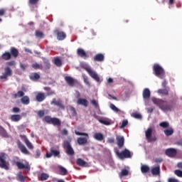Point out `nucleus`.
<instances>
[{"label": "nucleus", "instance_id": "nucleus-55", "mask_svg": "<svg viewBox=\"0 0 182 182\" xmlns=\"http://www.w3.org/2000/svg\"><path fill=\"white\" fill-rule=\"evenodd\" d=\"M132 116L134 117V119H141V114L139 113H134Z\"/></svg>", "mask_w": 182, "mask_h": 182}, {"label": "nucleus", "instance_id": "nucleus-8", "mask_svg": "<svg viewBox=\"0 0 182 182\" xmlns=\"http://www.w3.org/2000/svg\"><path fill=\"white\" fill-rule=\"evenodd\" d=\"M63 148L65 149V153L68 156H74L75 150H73V148L69 141H66L63 143Z\"/></svg>", "mask_w": 182, "mask_h": 182}, {"label": "nucleus", "instance_id": "nucleus-53", "mask_svg": "<svg viewBox=\"0 0 182 182\" xmlns=\"http://www.w3.org/2000/svg\"><path fill=\"white\" fill-rule=\"evenodd\" d=\"M0 134L3 137H8V133L6 132V131H5V129H1V132H0Z\"/></svg>", "mask_w": 182, "mask_h": 182}, {"label": "nucleus", "instance_id": "nucleus-50", "mask_svg": "<svg viewBox=\"0 0 182 182\" xmlns=\"http://www.w3.org/2000/svg\"><path fill=\"white\" fill-rule=\"evenodd\" d=\"M37 114L38 116V117H43V116H45V110H39L38 112H37Z\"/></svg>", "mask_w": 182, "mask_h": 182}, {"label": "nucleus", "instance_id": "nucleus-56", "mask_svg": "<svg viewBox=\"0 0 182 182\" xmlns=\"http://www.w3.org/2000/svg\"><path fill=\"white\" fill-rule=\"evenodd\" d=\"M32 68H33V69H36V70H38V69H41V65H39V64H38V63H33V65H32Z\"/></svg>", "mask_w": 182, "mask_h": 182}, {"label": "nucleus", "instance_id": "nucleus-13", "mask_svg": "<svg viewBox=\"0 0 182 182\" xmlns=\"http://www.w3.org/2000/svg\"><path fill=\"white\" fill-rule=\"evenodd\" d=\"M20 137L24 141L26 146H27L29 150H33V144H31V141L28 139L26 135H20Z\"/></svg>", "mask_w": 182, "mask_h": 182}, {"label": "nucleus", "instance_id": "nucleus-38", "mask_svg": "<svg viewBox=\"0 0 182 182\" xmlns=\"http://www.w3.org/2000/svg\"><path fill=\"white\" fill-rule=\"evenodd\" d=\"M58 168L61 176H66L68 174V170L65 167L60 166Z\"/></svg>", "mask_w": 182, "mask_h": 182}, {"label": "nucleus", "instance_id": "nucleus-23", "mask_svg": "<svg viewBox=\"0 0 182 182\" xmlns=\"http://www.w3.org/2000/svg\"><path fill=\"white\" fill-rule=\"evenodd\" d=\"M77 55H78V56H80V58H84L85 59L89 57L86 53V51H85L83 48H78L77 50Z\"/></svg>", "mask_w": 182, "mask_h": 182}, {"label": "nucleus", "instance_id": "nucleus-32", "mask_svg": "<svg viewBox=\"0 0 182 182\" xmlns=\"http://www.w3.org/2000/svg\"><path fill=\"white\" fill-rule=\"evenodd\" d=\"M157 93H159V95H163L164 96H168V90L166 88L159 89L158 90Z\"/></svg>", "mask_w": 182, "mask_h": 182}, {"label": "nucleus", "instance_id": "nucleus-24", "mask_svg": "<svg viewBox=\"0 0 182 182\" xmlns=\"http://www.w3.org/2000/svg\"><path fill=\"white\" fill-rule=\"evenodd\" d=\"M93 59L95 62H103L105 55L102 53H98L94 56Z\"/></svg>", "mask_w": 182, "mask_h": 182}, {"label": "nucleus", "instance_id": "nucleus-60", "mask_svg": "<svg viewBox=\"0 0 182 182\" xmlns=\"http://www.w3.org/2000/svg\"><path fill=\"white\" fill-rule=\"evenodd\" d=\"M53 95H56V93L54 91H52V90L47 92V96H52Z\"/></svg>", "mask_w": 182, "mask_h": 182}, {"label": "nucleus", "instance_id": "nucleus-46", "mask_svg": "<svg viewBox=\"0 0 182 182\" xmlns=\"http://www.w3.org/2000/svg\"><path fill=\"white\" fill-rule=\"evenodd\" d=\"M109 107L116 113H119V112H120V109H119V108H117L114 104H110Z\"/></svg>", "mask_w": 182, "mask_h": 182}, {"label": "nucleus", "instance_id": "nucleus-22", "mask_svg": "<svg viewBox=\"0 0 182 182\" xmlns=\"http://www.w3.org/2000/svg\"><path fill=\"white\" fill-rule=\"evenodd\" d=\"M93 138L95 140H97V141H103V140H105V136H103V134L100 132H96L94 134Z\"/></svg>", "mask_w": 182, "mask_h": 182}, {"label": "nucleus", "instance_id": "nucleus-6", "mask_svg": "<svg viewBox=\"0 0 182 182\" xmlns=\"http://www.w3.org/2000/svg\"><path fill=\"white\" fill-rule=\"evenodd\" d=\"M153 134V128L149 127L147 129V130L145 132V136L146 140L149 141V143H154L157 140V137H156V135Z\"/></svg>", "mask_w": 182, "mask_h": 182}, {"label": "nucleus", "instance_id": "nucleus-40", "mask_svg": "<svg viewBox=\"0 0 182 182\" xmlns=\"http://www.w3.org/2000/svg\"><path fill=\"white\" fill-rule=\"evenodd\" d=\"M43 63H44V68L48 70V69H50V63H49V60L46 58L43 59Z\"/></svg>", "mask_w": 182, "mask_h": 182}, {"label": "nucleus", "instance_id": "nucleus-14", "mask_svg": "<svg viewBox=\"0 0 182 182\" xmlns=\"http://www.w3.org/2000/svg\"><path fill=\"white\" fill-rule=\"evenodd\" d=\"M17 146L20 151H21L23 154H26V155L29 154V151H28V149H26V146H25V145H23V144L21 142V141H17Z\"/></svg>", "mask_w": 182, "mask_h": 182}, {"label": "nucleus", "instance_id": "nucleus-4", "mask_svg": "<svg viewBox=\"0 0 182 182\" xmlns=\"http://www.w3.org/2000/svg\"><path fill=\"white\" fill-rule=\"evenodd\" d=\"M43 121L48 123V124H53V126H62V122L59 118L51 117L49 115L44 117Z\"/></svg>", "mask_w": 182, "mask_h": 182}, {"label": "nucleus", "instance_id": "nucleus-30", "mask_svg": "<svg viewBox=\"0 0 182 182\" xmlns=\"http://www.w3.org/2000/svg\"><path fill=\"white\" fill-rule=\"evenodd\" d=\"M11 58L12 57L9 52H5L1 55V59H3V60H11Z\"/></svg>", "mask_w": 182, "mask_h": 182}, {"label": "nucleus", "instance_id": "nucleus-37", "mask_svg": "<svg viewBox=\"0 0 182 182\" xmlns=\"http://www.w3.org/2000/svg\"><path fill=\"white\" fill-rule=\"evenodd\" d=\"M164 133L166 134V136H167V137H168V136H171L173 133H174V129H173V128H169L164 130Z\"/></svg>", "mask_w": 182, "mask_h": 182}, {"label": "nucleus", "instance_id": "nucleus-62", "mask_svg": "<svg viewBox=\"0 0 182 182\" xmlns=\"http://www.w3.org/2000/svg\"><path fill=\"white\" fill-rule=\"evenodd\" d=\"M76 99H80V92L79 91H75Z\"/></svg>", "mask_w": 182, "mask_h": 182}, {"label": "nucleus", "instance_id": "nucleus-29", "mask_svg": "<svg viewBox=\"0 0 182 182\" xmlns=\"http://www.w3.org/2000/svg\"><path fill=\"white\" fill-rule=\"evenodd\" d=\"M151 173L153 176H160V166L152 168Z\"/></svg>", "mask_w": 182, "mask_h": 182}, {"label": "nucleus", "instance_id": "nucleus-45", "mask_svg": "<svg viewBox=\"0 0 182 182\" xmlns=\"http://www.w3.org/2000/svg\"><path fill=\"white\" fill-rule=\"evenodd\" d=\"M159 126L161 127H163V129H167V127H168V126H170V124L167 122H162L159 124Z\"/></svg>", "mask_w": 182, "mask_h": 182}, {"label": "nucleus", "instance_id": "nucleus-61", "mask_svg": "<svg viewBox=\"0 0 182 182\" xmlns=\"http://www.w3.org/2000/svg\"><path fill=\"white\" fill-rule=\"evenodd\" d=\"M163 161V159L161 158H156L154 159L155 163H161Z\"/></svg>", "mask_w": 182, "mask_h": 182}, {"label": "nucleus", "instance_id": "nucleus-7", "mask_svg": "<svg viewBox=\"0 0 182 182\" xmlns=\"http://www.w3.org/2000/svg\"><path fill=\"white\" fill-rule=\"evenodd\" d=\"M117 156H118L119 159L121 160H123L124 159H130L132 158V152L129 151V149H125L122 152H119V151H115Z\"/></svg>", "mask_w": 182, "mask_h": 182}, {"label": "nucleus", "instance_id": "nucleus-17", "mask_svg": "<svg viewBox=\"0 0 182 182\" xmlns=\"http://www.w3.org/2000/svg\"><path fill=\"white\" fill-rule=\"evenodd\" d=\"M10 55L11 57L14 58V59H16V58L19 56V50L15 47H11L10 48Z\"/></svg>", "mask_w": 182, "mask_h": 182}, {"label": "nucleus", "instance_id": "nucleus-27", "mask_svg": "<svg viewBox=\"0 0 182 182\" xmlns=\"http://www.w3.org/2000/svg\"><path fill=\"white\" fill-rule=\"evenodd\" d=\"M29 78L31 80L36 82V80H39V79H41V75L38 73H32L29 75Z\"/></svg>", "mask_w": 182, "mask_h": 182}, {"label": "nucleus", "instance_id": "nucleus-2", "mask_svg": "<svg viewBox=\"0 0 182 182\" xmlns=\"http://www.w3.org/2000/svg\"><path fill=\"white\" fill-rule=\"evenodd\" d=\"M153 70L154 72V75H156L157 77H160V79H164V77H166V72H164V69L163 67H161L160 65L154 64Z\"/></svg>", "mask_w": 182, "mask_h": 182}, {"label": "nucleus", "instance_id": "nucleus-31", "mask_svg": "<svg viewBox=\"0 0 182 182\" xmlns=\"http://www.w3.org/2000/svg\"><path fill=\"white\" fill-rule=\"evenodd\" d=\"M10 119L11 122H18L21 119H22V117L20 114H12Z\"/></svg>", "mask_w": 182, "mask_h": 182}, {"label": "nucleus", "instance_id": "nucleus-16", "mask_svg": "<svg viewBox=\"0 0 182 182\" xmlns=\"http://www.w3.org/2000/svg\"><path fill=\"white\" fill-rule=\"evenodd\" d=\"M50 105H54V106H58V107H60V109H62L63 110H65V105L62 104V101L56 100V98H53V100L50 102Z\"/></svg>", "mask_w": 182, "mask_h": 182}, {"label": "nucleus", "instance_id": "nucleus-1", "mask_svg": "<svg viewBox=\"0 0 182 182\" xmlns=\"http://www.w3.org/2000/svg\"><path fill=\"white\" fill-rule=\"evenodd\" d=\"M152 102L154 105H157L159 107L164 111H171L173 109V105H164V102L163 100L157 99V98H154L152 100Z\"/></svg>", "mask_w": 182, "mask_h": 182}, {"label": "nucleus", "instance_id": "nucleus-19", "mask_svg": "<svg viewBox=\"0 0 182 182\" xmlns=\"http://www.w3.org/2000/svg\"><path fill=\"white\" fill-rule=\"evenodd\" d=\"M76 164H77V166H80V167H89V164L86 162V161L80 158H78L77 159Z\"/></svg>", "mask_w": 182, "mask_h": 182}, {"label": "nucleus", "instance_id": "nucleus-5", "mask_svg": "<svg viewBox=\"0 0 182 182\" xmlns=\"http://www.w3.org/2000/svg\"><path fill=\"white\" fill-rule=\"evenodd\" d=\"M8 155L5 153L0 154V168L4 170H9V162L6 161Z\"/></svg>", "mask_w": 182, "mask_h": 182}, {"label": "nucleus", "instance_id": "nucleus-18", "mask_svg": "<svg viewBox=\"0 0 182 182\" xmlns=\"http://www.w3.org/2000/svg\"><path fill=\"white\" fill-rule=\"evenodd\" d=\"M58 41H64L66 39V33L63 31H55Z\"/></svg>", "mask_w": 182, "mask_h": 182}, {"label": "nucleus", "instance_id": "nucleus-57", "mask_svg": "<svg viewBox=\"0 0 182 182\" xmlns=\"http://www.w3.org/2000/svg\"><path fill=\"white\" fill-rule=\"evenodd\" d=\"M12 112L13 113H19V112H21V109L19 107H15L12 109Z\"/></svg>", "mask_w": 182, "mask_h": 182}, {"label": "nucleus", "instance_id": "nucleus-64", "mask_svg": "<svg viewBox=\"0 0 182 182\" xmlns=\"http://www.w3.org/2000/svg\"><path fill=\"white\" fill-rule=\"evenodd\" d=\"M107 143H109V144L114 143V138H108Z\"/></svg>", "mask_w": 182, "mask_h": 182}, {"label": "nucleus", "instance_id": "nucleus-28", "mask_svg": "<svg viewBox=\"0 0 182 182\" xmlns=\"http://www.w3.org/2000/svg\"><path fill=\"white\" fill-rule=\"evenodd\" d=\"M150 95H151V92L149 88H145L143 90L142 96H143V98L145 99L146 100L150 99Z\"/></svg>", "mask_w": 182, "mask_h": 182}, {"label": "nucleus", "instance_id": "nucleus-26", "mask_svg": "<svg viewBox=\"0 0 182 182\" xmlns=\"http://www.w3.org/2000/svg\"><path fill=\"white\" fill-rule=\"evenodd\" d=\"M15 164L19 170H23V168H26L28 170L30 168L28 165L26 166V165L23 164V163L20 162V161H16Z\"/></svg>", "mask_w": 182, "mask_h": 182}, {"label": "nucleus", "instance_id": "nucleus-21", "mask_svg": "<svg viewBox=\"0 0 182 182\" xmlns=\"http://www.w3.org/2000/svg\"><path fill=\"white\" fill-rule=\"evenodd\" d=\"M117 141L119 149H122L124 146V136H117Z\"/></svg>", "mask_w": 182, "mask_h": 182}, {"label": "nucleus", "instance_id": "nucleus-39", "mask_svg": "<svg viewBox=\"0 0 182 182\" xmlns=\"http://www.w3.org/2000/svg\"><path fill=\"white\" fill-rule=\"evenodd\" d=\"M54 64L55 65V66L60 68V66H62V60H60L59 57L55 58Z\"/></svg>", "mask_w": 182, "mask_h": 182}, {"label": "nucleus", "instance_id": "nucleus-44", "mask_svg": "<svg viewBox=\"0 0 182 182\" xmlns=\"http://www.w3.org/2000/svg\"><path fill=\"white\" fill-rule=\"evenodd\" d=\"M70 110L73 117H76V116H77V112H76V109L75 107H70Z\"/></svg>", "mask_w": 182, "mask_h": 182}, {"label": "nucleus", "instance_id": "nucleus-33", "mask_svg": "<svg viewBox=\"0 0 182 182\" xmlns=\"http://www.w3.org/2000/svg\"><path fill=\"white\" fill-rule=\"evenodd\" d=\"M99 122L102 124H105V126H110L112 124V122L108 119H99Z\"/></svg>", "mask_w": 182, "mask_h": 182}, {"label": "nucleus", "instance_id": "nucleus-41", "mask_svg": "<svg viewBox=\"0 0 182 182\" xmlns=\"http://www.w3.org/2000/svg\"><path fill=\"white\" fill-rule=\"evenodd\" d=\"M141 173H149L150 171V167L147 165H143L141 166Z\"/></svg>", "mask_w": 182, "mask_h": 182}, {"label": "nucleus", "instance_id": "nucleus-59", "mask_svg": "<svg viewBox=\"0 0 182 182\" xmlns=\"http://www.w3.org/2000/svg\"><path fill=\"white\" fill-rule=\"evenodd\" d=\"M168 182H178V179H176L175 178H168Z\"/></svg>", "mask_w": 182, "mask_h": 182}, {"label": "nucleus", "instance_id": "nucleus-54", "mask_svg": "<svg viewBox=\"0 0 182 182\" xmlns=\"http://www.w3.org/2000/svg\"><path fill=\"white\" fill-rule=\"evenodd\" d=\"M167 85H168V82H167V80H164V81L161 83L162 87H164V89H166L167 87Z\"/></svg>", "mask_w": 182, "mask_h": 182}, {"label": "nucleus", "instance_id": "nucleus-35", "mask_svg": "<svg viewBox=\"0 0 182 182\" xmlns=\"http://www.w3.org/2000/svg\"><path fill=\"white\" fill-rule=\"evenodd\" d=\"M38 2H39V0H28V5L31 8H32V6H33L38 8Z\"/></svg>", "mask_w": 182, "mask_h": 182}, {"label": "nucleus", "instance_id": "nucleus-47", "mask_svg": "<svg viewBox=\"0 0 182 182\" xmlns=\"http://www.w3.org/2000/svg\"><path fill=\"white\" fill-rule=\"evenodd\" d=\"M25 96V92L23 91H18L14 95V97H23Z\"/></svg>", "mask_w": 182, "mask_h": 182}, {"label": "nucleus", "instance_id": "nucleus-15", "mask_svg": "<svg viewBox=\"0 0 182 182\" xmlns=\"http://www.w3.org/2000/svg\"><path fill=\"white\" fill-rule=\"evenodd\" d=\"M60 154V151L51 149L50 152L46 153V157H47V159H50L52 156H54V157H58V156H59Z\"/></svg>", "mask_w": 182, "mask_h": 182}, {"label": "nucleus", "instance_id": "nucleus-48", "mask_svg": "<svg viewBox=\"0 0 182 182\" xmlns=\"http://www.w3.org/2000/svg\"><path fill=\"white\" fill-rule=\"evenodd\" d=\"M91 105H92V106H94L95 109L100 108L99 103L97 102V101H96V100H91Z\"/></svg>", "mask_w": 182, "mask_h": 182}, {"label": "nucleus", "instance_id": "nucleus-34", "mask_svg": "<svg viewBox=\"0 0 182 182\" xmlns=\"http://www.w3.org/2000/svg\"><path fill=\"white\" fill-rule=\"evenodd\" d=\"M21 103H23V105H29V103H30L29 97H28L27 95L23 96L21 99Z\"/></svg>", "mask_w": 182, "mask_h": 182}, {"label": "nucleus", "instance_id": "nucleus-25", "mask_svg": "<svg viewBox=\"0 0 182 182\" xmlns=\"http://www.w3.org/2000/svg\"><path fill=\"white\" fill-rule=\"evenodd\" d=\"M77 105H82V106H85V107H87L89 105V101L86 99L79 98L77 101Z\"/></svg>", "mask_w": 182, "mask_h": 182}, {"label": "nucleus", "instance_id": "nucleus-10", "mask_svg": "<svg viewBox=\"0 0 182 182\" xmlns=\"http://www.w3.org/2000/svg\"><path fill=\"white\" fill-rule=\"evenodd\" d=\"M12 76V69L9 67H6L4 68V73L2 75H0V79H8V77Z\"/></svg>", "mask_w": 182, "mask_h": 182}, {"label": "nucleus", "instance_id": "nucleus-12", "mask_svg": "<svg viewBox=\"0 0 182 182\" xmlns=\"http://www.w3.org/2000/svg\"><path fill=\"white\" fill-rule=\"evenodd\" d=\"M66 83L70 87H73V86H75V85H76V83H77V80L73 79V77H70V76H65L64 77Z\"/></svg>", "mask_w": 182, "mask_h": 182}, {"label": "nucleus", "instance_id": "nucleus-63", "mask_svg": "<svg viewBox=\"0 0 182 182\" xmlns=\"http://www.w3.org/2000/svg\"><path fill=\"white\" fill-rule=\"evenodd\" d=\"M62 134H63V136H68V130L66 129H63Z\"/></svg>", "mask_w": 182, "mask_h": 182}, {"label": "nucleus", "instance_id": "nucleus-51", "mask_svg": "<svg viewBox=\"0 0 182 182\" xmlns=\"http://www.w3.org/2000/svg\"><path fill=\"white\" fill-rule=\"evenodd\" d=\"M174 173L176 174V176H177L178 177H182V171H180L178 169L175 170Z\"/></svg>", "mask_w": 182, "mask_h": 182}, {"label": "nucleus", "instance_id": "nucleus-49", "mask_svg": "<svg viewBox=\"0 0 182 182\" xmlns=\"http://www.w3.org/2000/svg\"><path fill=\"white\" fill-rule=\"evenodd\" d=\"M127 124H129V121H127V119H124L120 126V129H124Z\"/></svg>", "mask_w": 182, "mask_h": 182}, {"label": "nucleus", "instance_id": "nucleus-20", "mask_svg": "<svg viewBox=\"0 0 182 182\" xmlns=\"http://www.w3.org/2000/svg\"><path fill=\"white\" fill-rule=\"evenodd\" d=\"M46 99V95H45V92H38L36 96V100H37L39 102H43Z\"/></svg>", "mask_w": 182, "mask_h": 182}, {"label": "nucleus", "instance_id": "nucleus-52", "mask_svg": "<svg viewBox=\"0 0 182 182\" xmlns=\"http://www.w3.org/2000/svg\"><path fill=\"white\" fill-rule=\"evenodd\" d=\"M35 159H39L41 157V150L36 149V154L34 155Z\"/></svg>", "mask_w": 182, "mask_h": 182}, {"label": "nucleus", "instance_id": "nucleus-36", "mask_svg": "<svg viewBox=\"0 0 182 182\" xmlns=\"http://www.w3.org/2000/svg\"><path fill=\"white\" fill-rule=\"evenodd\" d=\"M49 178V174L46 173H42L40 176L41 181H46Z\"/></svg>", "mask_w": 182, "mask_h": 182}, {"label": "nucleus", "instance_id": "nucleus-58", "mask_svg": "<svg viewBox=\"0 0 182 182\" xmlns=\"http://www.w3.org/2000/svg\"><path fill=\"white\" fill-rule=\"evenodd\" d=\"M7 66H15L16 65V63L15 61H9L6 63Z\"/></svg>", "mask_w": 182, "mask_h": 182}, {"label": "nucleus", "instance_id": "nucleus-11", "mask_svg": "<svg viewBox=\"0 0 182 182\" xmlns=\"http://www.w3.org/2000/svg\"><path fill=\"white\" fill-rule=\"evenodd\" d=\"M165 154L168 156V157H176V156H177V149L173 148H168L166 149Z\"/></svg>", "mask_w": 182, "mask_h": 182}, {"label": "nucleus", "instance_id": "nucleus-42", "mask_svg": "<svg viewBox=\"0 0 182 182\" xmlns=\"http://www.w3.org/2000/svg\"><path fill=\"white\" fill-rule=\"evenodd\" d=\"M119 177H124L125 176H129V171L126 168H123L119 173Z\"/></svg>", "mask_w": 182, "mask_h": 182}, {"label": "nucleus", "instance_id": "nucleus-3", "mask_svg": "<svg viewBox=\"0 0 182 182\" xmlns=\"http://www.w3.org/2000/svg\"><path fill=\"white\" fill-rule=\"evenodd\" d=\"M75 134L77 136H85V137H79V138L77 139V143L80 146H83V144H87V140L89 139V134L87 133L80 132L79 131H75Z\"/></svg>", "mask_w": 182, "mask_h": 182}, {"label": "nucleus", "instance_id": "nucleus-9", "mask_svg": "<svg viewBox=\"0 0 182 182\" xmlns=\"http://www.w3.org/2000/svg\"><path fill=\"white\" fill-rule=\"evenodd\" d=\"M86 72L94 79V80H96V82H100V77H99V75L96 72H95L93 70H92L90 68H85Z\"/></svg>", "mask_w": 182, "mask_h": 182}, {"label": "nucleus", "instance_id": "nucleus-43", "mask_svg": "<svg viewBox=\"0 0 182 182\" xmlns=\"http://www.w3.org/2000/svg\"><path fill=\"white\" fill-rule=\"evenodd\" d=\"M36 36L37 38H39L40 39L43 38V36H44L43 32L38 31V30L36 31Z\"/></svg>", "mask_w": 182, "mask_h": 182}]
</instances>
